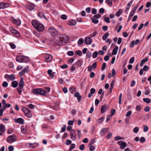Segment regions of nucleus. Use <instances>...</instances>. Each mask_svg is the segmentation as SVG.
<instances>
[{
    "label": "nucleus",
    "mask_w": 151,
    "mask_h": 151,
    "mask_svg": "<svg viewBox=\"0 0 151 151\" xmlns=\"http://www.w3.org/2000/svg\"><path fill=\"white\" fill-rule=\"evenodd\" d=\"M32 24L35 28L38 31H42L44 29L43 25L36 20H33L32 22Z\"/></svg>",
    "instance_id": "obj_1"
},
{
    "label": "nucleus",
    "mask_w": 151,
    "mask_h": 151,
    "mask_svg": "<svg viewBox=\"0 0 151 151\" xmlns=\"http://www.w3.org/2000/svg\"><path fill=\"white\" fill-rule=\"evenodd\" d=\"M32 92L34 95H45V92L44 90L41 88L34 89L32 90Z\"/></svg>",
    "instance_id": "obj_2"
},
{
    "label": "nucleus",
    "mask_w": 151,
    "mask_h": 151,
    "mask_svg": "<svg viewBox=\"0 0 151 151\" xmlns=\"http://www.w3.org/2000/svg\"><path fill=\"white\" fill-rule=\"evenodd\" d=\"M49 32L52 36H55L58 34V32L56 29L53 27H50L48 29Z\"/></svg>",
    "instance_id": "obj_3"
},
{
    "label": "nucleus",
    "mask_w": 151,
    "mask_h": 151,
    "mask_svg": "<svg viewBox=\"0 0 151 151\" xmlns=\"http://www.w3.org/2000/svg\"><path fill=\"white\" fill-rule=\"evenodd\" d=\"M22 109L25 115L27 117L30 118L32 116V114L30 110L26 108H23Z\"/></svg>",
    "instance_id": "obj_4"
},
{
    "label": "nucleus",
    "mask_w": 151,
    "mask_h": 151,
    "mask_svg": "<svg viewBox=\"0 0 151 151\" xmlns=\"http://www.w3.org/2000/svg\"><path fill=\"white\" fill-rule=\"evenodd\" d=\"M60 38V40H62L65 44L69 40V37L66 34L61 35Z\"/></svg>",
    "instance_id": "obj_5"
},
{
    "label": "nucleus",
    "mask_w": 151,
    "mask_h": 151,
    "mask_svg": "<svg viewBox=\"0 0 151 151\" xmlns=\"http://www.w3.org/2000/svg\"><path fill=\"white\" fill-rule=\"evenodd\" d=\"M17 139V137L15 135H12L9 136L7 139L8 142L11 143L15 141Z\"/></svg>",
    "instance_id": "obj_6"
},
{
    "label": "nucleus",
    "mask_w": 151,
    "mask_h": 151,
    "mask_svg": "<svg viewBox=\"0 0 151 151\" xmlns=\"http://www.w3.org/2000/svg\"><path fill=\"white\" fill-rule=\"evenodd\" d=\"M11 106V104L8 103H6L3 106L2 108L1 109V116L2 115L3 113L4 110L6 108H9Z\"/></svg>",
    "instance_id": "obj_7"
},
{
    "label": "nucleus",
    "mask_w": 151,
    "mask_h": 151,
    "mask_svg": "<svg viewBox=\"0 0 151 151\" xmlns=\"http://www.w3.org/2000/svg\"><path fill=\"white\" fill-rule=\"evenodd\" d=\"M45 61L47 62H50L52 60V56L49 54H46L45 56Z\"/></svg>",
    "instance_id": "obj_8"
},
{
    "label": "nucleus",
    "mask_w": 151,
    "mask_h": 151,
    "mask_svg": "<svg viewBox=\"0 0 151 151\" xmlns=\"http://www.w3.org/2000/svg\"><path fill=\"white\" fill-rule=\"evenodd\" d=\"M117 143L120 146V148L122 149H124L127 146L126 143L122 141H119L117 142Z\"/></svg>",
    "instance_id": "obj_9"
},
{
    "label": "nucleus",
    "mask_w": 151,
    "mask_h": 151,
    "mask_svg": "<svg viewBox=\"0 0 151 151\" xmlns=\"http://www.w3.org/2000/svg\"><path fill=\"white\" fill-rule=\"evenodd\" d=\"M29 68V67L28 66H26L24 68L23 70L19 72V76L21 77L24 74V73L27 71Z\"/></svg>",
    "instance_id": "obj_10"
},
{
    "label": "nucleus",
    "mask_w": 151,
    "mask_h": 151,
    "mask_svg": "<svg viewBox=\"0 0 151 151\" xmlns=\"http://www.w3.org/2000/svg\"><path fill=\"white\" fill-rule=\"evenodd\" d=\"M138 5L135 6L133 10L132 11L128 19V21L130 20L131 18L134 15V13H135L136 10H137V8L138 7Z\"/></svg>",
    "instance_id": "obj_11"
},
{
    "label": "nucleus",
    "mask_w": 151,
    "mask_h": 151,
    "mask_svg": "<svg viewBox=\"0 0 151 151\" xmlns=\"http://www.w3.org/2000/svg\"><path fill=\"white\" fill-rule=\"evenodd\" d=\"M70 138L73 140H74L76 139V134L75 132L73 130H72L70 132Z\"/></svg>",
    "instance_id": "obj_12"
},
{
    "label": "nucleus",
    "mask_w": 151,
    "mask_h": 151,
    "mask_svg": "<svg viewBox=\"0 0 151 151\" xmlns=\"http://www.w3.org/2000/svg\"><path fill=\"white\" fill-rule=\"evenodd\" d=\"M92 40L90 37H86L85 39V43L86 44L90 45L92 42Z\"/></svg>",
    "instance_id": "obj_13"
},
{
    "label": "nucleus",
    "mask_w": 151,
    "mask_h": 151,
    "mask_svg": "<svg viewBox=\"0 0 151 151\" xmlns=\"http://www.w3.org/2000/svg\"><path fill=\"white\" fill-rule=\"evenodd\" d=\"M9 3H1V9H4L9 6Z\"/></svg>",
    "instance_id": "obj_14"
},
{
    "label": "nucleus",
    "mask_w": 151,
    "mask_h": 151,
    "mask_svg": "<svg viewBox=\"0 0 151 151\" xmlns=\"http://www.w3.org/2000/svg\"><path fill=\"white\" fill-rule=\"evenodd\" d=\"M10 30L12 33L16 35L17 36H19V32L16 30L14 29V28L12 27H10Z\"/></svg>",
    "instance_id": "obj_15"
},
{
    "label": "nucleus",
    "mask_w": 151,
    "mask_h": 151,
    "mask_svg": "<svg viewBox=\"0 0 151 151\" xmlns=\"http://www.w3.org/2000/svg\"><path fill=\"white\" fill-rule=\"evenodd\" d=\"M14 120L16 122L19 123L21 124H22L24 123V120L22 118H20L15 119Z\"/></svg>",
    "instance_id": "obj_16"
},
{
    "label": "nucleus",
    "mask_w": 151,
    "mask_h": 151,
    "mask_svg": "<svg viewBox=\"0 0 151 151\" xmlns=\"http://www.w3.org/2000/svg\"><path fill=\"white\" fill-rule=\"evenodd\" d=\"M109 130V128H104L102 129L101 132V135L103 136L106 133V132Z\"/></svg>",
    "instance_id": "obj_17"
},
{
    "label": "nucleus",
    "mask_w": 151,
    "mask_h": 151,
    "mask_svg": "<svg viewBox=\"0 0 151 151\" xmlns=\"http://www.w3.org/2000/svg\"><path fill=\"white\" fill-rule=\"evenodd\" d=\"M22 63L28 62L29 60V58L27 57L22 56Z\"/></svg>",
    "instance_id": "obj_18"
},
{
    "label": "nucleus",
    "mask_w": 151,
    "mask_h": 151,
    "mask_svg": "<svg viewBox=\"0 0 151 151\" xmlns=\"http://www.w3.org/2000/svg\"><path fill=\"white\" fill-rule=\"evenodd\" d=\"M12 21L14 24L17 25H20L21 24V22L20 20L15 19L14 18L12 19Z\"/></svg>",
    "instance_id": "obj_19"
},
{
    "label": "nucleus",
    "mask_w": 151,
    "mask_h": 151,
    "mask_svg": "<svg viewBox=\"0 0 151 151\" xmlns=\"http://www.w3.org/2000/svg\"><path fill=\"white\" fill-rule=\"evenodd\" d=\"M107 108L106 105H103L101 108V112L102 113H104L106 112Z\"/></svg>",
    "instance_id": "obj_20"
},
{
    "label": "nucleus",
    "mask_w": 151,
    "mask_h": 151,
    "mask_svg": "<svg viewBox=\"0 0 151 151\" xmlns=\"http://www.w3.org/2000/svg\"><path fill=\"white\" fill-rule=\"evenodd\" d=\"M5 127L2 124H1V135L5 131Z\"/></svg>",
    "instance_id": "obj_21"
},
{
    "label": "nucleus",
    "mask_w": 151,
    "mask_h": 151,
    "mask_svg": "<svg viewBox=\"0 0 151 151\" xmlns=\"http://www.w3.org/2000/svg\"><path fill=\"white\" fill-rule=\"evenodd\" d=\"M76 22L75 20H71L68 22V24L69 25L73 26L76 24Z\"/></svg>",
    "instance_id": "obj_22"
},
{
    "label": "nucleus",
    "mask_w": 151,
    "mask_h": 151,
    "mask_svg": "<svg viewBox=\"0 0 151 151\" xmlns=\"http://www.w3.org/2000/svg\"><path fill=\"white\" fill-rule=\"evenodd\" d=\"M56 43L57 45L59 46H62L65 44L64 42H63L62 40H60V38L59 40H58Z\"/></svg>",
    "instance_id": "obj_23"
},
{
    "label": "nucleus",
    "mask_w": 151,
    "mask_h": 151,
    "mask_svg": "<svg viewBox=\"0 0 151 151\" xmlns=\"http://www.w3.org/2000/svg\"><path fill=\"white\" fill-rule=\"evenodd\" d=\"M48 74L50 76V77L51 78H53L54 76V74L55 72H52V70H49L47 71Z\"/></svg>",
    "instance_id": "obj_24"
},
{
    "label": "nucleus",
    "mask_w": 151,
    "mask_h": 151,
    "mask_svg": "<svg viewBox=\"0 0 151 151\" xmlns=\"http://www.w3.org/2000/svg\"><path fill=\"white\" fill-rule=\"evenodd\" d=\"M27 8L29 10H32L35 8L34 5L32 4H29L28 5Z\"/></svg>",
    "instance_id": "obj_25"
},
{
    "label": "nucleus",
    "mask_w": 151,
    "mask_h": 151,
    "mask_svg": "<svg viewBox=\"0 0 151 151\" xmlns=\"http://www.w3.org/2000/svg\"><path fill=\"white\" fill-rule=\"evenodd\" d=\"M22 56H17L16 58V60L18 62L22 63Z\"/></svg>",
    "instance_id": "obj_26"
},
{
    "label": "nucleus",
    "mask_w": 151,
    "mask_h": 151,
    "mask_svg": "<svg viewBox=\"0 0 151 151\" xmlns=\"http://www.w3.org/2000/svg\"><path fill=\"white\" fill-rule=\"evenodd\" d=\"M38 15L40 18H43L45 19L46 18L45 14L43 12H39L38 14Z\"/></svg>",
    "instance_id": "obj_27"
},
{
    "label": "nucleus",
    "mask_w": 151,
    "mask_h": 151,
    "mask_svg": "<svg viewBox=\"0 0 151 151\" xmlns=\"http://www.w3.org/2000/svg\"><path fill=\"white\" fill-rule=\"evenodd\" d=\"M118 49V47H116L113 50L112 54L113 55H115L116 54L117 52Z\"/></svg>",
    "instance_id": "obj_28"
},
{
    "label": "nucleus",
    "mask_w": 151,
    "mask_h": 151,
    "mask_svg": "<svg viewBox=\"0 0 151 151\" xmlns=\"http://www.w3.org/2000/svg\"><path fill=\"white\" fill-rule=\"evenodd\" d=\"M18 83L16 81H14L12 82V85L14 88L17 87L18 85Z\"/></svg>",
    "instance_id": "obj_29"
},
{
    "label": "nucleus",
    "mask_w": 151,
    "mask_h": 151,
    "mask_svg": "<svg viewBox=\"0 0 151 151\" xmlns=\"http://www.w3.org/2000/svg\"><path fill=\"white\" fill-rule=\"evenodd\" d=\"M24 86V80L23 78H22L19 81V86L20 87H23Z\"/></svg>",
    "instance_id": "obj_30"
},
{
    "label": "nucleus",
    "mask_w": 151,
    "mask_h": 151,
    "mask_svg": "<svg viewBox=\"0 0 151 151\" xmlns=\"http://www.w3.org/2000/svg\"><path fill=\"white\" fill-rule=\"evenodd\" d=\"M82 64V62L81 60H78L75 63L74 65H76L78 66H81Z\"/></svg>",
    "instance_id": "obj_31"
},
{
    "label": "nucleus",
    "mask_w": 151,
    "mask_h": 151,
    "mask_svg": "<svg viewBox=\"0 0 151 151\" xmlns=\"http://www.w3.org/2000/svg\"><path fill=\"white\" fill-rule=\"evenodd\" d=\"M132 3V1H130L129 3L127 4V7L125 10V12H126V11H127L129 9V7L131 5Z\"/></svg>",
    "instance_id": "obj_32"
},
{
    "label": "nucleus",
    "mask_w": 151,
    "mask_h": 151,
    "mask_svg": "<svg viewBox=\"0 0 151 151\" xmlns=\"http://www.w3.org/2000/svg\"><path fill=\"white\" fill-rule=\"evenodd\" d=\"M147 60L148 59L147 58H145L142 60L141 62L140 65L141 66H142L143 65V64L145 62H147Z\"/></svg>",
    "instance_id": "obj_33"
},
{
    "label": "nucleus",
    "mask_w": 151,
    "mask_h": 151,
    "mask_svg": "<svg viewBox=\"0 0 151 151\" xmlns=\"http://www.w3.org/2000/svg\"><path fill=\"white\" fill-rule=\"evenodd\" d=\"M21 132H22V133L24 134H26L27 132L26 131V129L24 126H22L21 127Z\"/></svg>",
    "instance_id": "obj_34"
},
{
    "label": "nucleus",
    "mask_w": 151,
    "mask_h": 151,
    "mask_svg": "<svg viewBox=\"0 0 151 151\" xmlns=\"http://www.w3.org/2000/svg\"><path fill=\"white\" fill-rule=\"evenodd\" d=\"M15 77L14 74H12L9 75V78L10 80L13 81L15 79Z\"/></svg>",
    "instance_id": "obj_35"
},
{
    "label": "nucleus",
    "mask_w": 151,
    "mask_h": 151,
    "mask_svg": "<svg viewBox=\"0 0 151 151\" xmlns=\"http://www.w3.org/2000/svg\"><path fill=\"white\" fill-rule=\"evenodd\" d=\"M109 35V34L107 32L105 33L104 35L102 37V39L104 40H106Z\"/></svg>",
    "instance_id": "obj_36"
},
{
    "label": "nucleus",
    "mask_w": 151,
    "mask_h": 151,
    "mask_svg": "<svg viewBox=\"0 0 151 151\" xmlns=\"http://www.w3.org/2000/svg\"><path fill=\"white\" fill-rule=\"evenodd\" d=\"M122 12V10L121 9H119L116 13V15L117 16L119 17L120 15Z\"/></svg>",
    "instance_id": "obj_37"
},
{
    "label": "nucleus",
    "mask_w": 151,
    "mask_h": 151,
    "mask_svg": "<svg viewBox=\"0 0 151 151\" xmlns=\"http://www.w3.org/2000/svg\"><path fill=\"white\" fill-rule=\"evenodd\" d=\"M91 19L92 20V22L95 24H97L99 23V21L98 20L96 19H93V18H91Z\"/></svg>",
    "instance_id": "obj_38"
},
{
    "label": "nucleus",
    "mask_w": 151,
    "mask_h": 151,
    "mask_svg": "<svg viewBox=\"0 0 151 151\" xmlns=\"http://www.w3.org/2000/svg\"><path fill=\"white\" fill-rule=\"evenodd\" d=\"M101 17V15L100 14H95L93 17H92V18H93V19H99V18Z\"/></svg>",
    "instance_id": "obj_39"
},
{
    "label": "nucleus",
    "mask_w": 151,
    "mask_h": 151,
    "mask_svg": "<svg viewBox=\"0 0 151 151\" xmlns=\"http://www.w3.org/2000/svg\"><path fill=\"white\" fill-rule=\"evenodd\" d=\"M104 119V117H101L98 119L97 120V122L99 123H100L102 122L103 121Z\"/></svg>",
    "instance_id": "obj_40"
},
{
    "label": "nucleus",
    "mask_w": 151,
    "mask_h": 151,
    "mask_svg": "<svg viewBox=\"0 0 151 151\" xmlns=\"http://www.w3.org/2000/svg\"><path fill=\"white\" fill-rule=\"evenodd\" d=\"M143 101L144 102L147 103H149L150 101V100L147 98H145L143 99Z\"/></svg>",
    "instance_id": "obj_41"
},
{
    "label": "nucleus",
    "mask_w": 151,
    "mask_h": 151,
    "mask_svg": "<svg viewBox=\"0 0 151 151\" xmlns=\"http://www.w3.org/2000/svg\"><path fill=\"white\" fill-rule=\"evenodd\" d=\"M84 42V40L83 39L80 38V39L78 42V43L79 45H81Z\"/></svg>",
    "instance_id": "obj_42"
},
{
    "label": "nucleus",
    "mask_w": 151,
    "mask_h": 151,
    "mask_svg": "<svg viewBox=\"0 0 151 151\" xmlns=\"http://www.w3.org/2000/svg\"><path fill=\"white\" fill-rule=\"evenodd\" d=\"M23 88V87H20L19 86L17 88V89L18 91V92H19V94H21L22 89Z\"/></svg>",
    "instance_id": "obj_43"
},
{
    "label": "nucleus",
    "mask_w": 151,
    "mask_h": 151,
    "mask_svg": "<svg viewBox=\"0 0 151 151\" xmlns=\"http://www.w3.org/2000/svg\"><path fill=\"white\" fill-rule=\"evenodd\" d=\"M143 131L145 132H147L148 130V127L147 125H144L143 127Z\"/></svg>",
    "instance_id": "obj_44"
},
{
    "label": "nucleus",
    "mask_w": 151,
    "mask_h": 151,
    "mask_svg": "<svg viewBox=\"0 0 151 151\" xmlns=\"http://www.w3.org/2000/svg\"><path fill=\"white\" fill-rule=\"evenodd\" d=\"M106 2L109 6H111L112 4V0H106Z\"/></svg>",
    "instance_id": "obj_45"
},
{
    "label": "nucleus",
    "mask_w": 151,
    "mask_h": 151,
    "mask_svg": "<svg viewBox=\"0 0 151 151\" xmlns=\"http://www.w3.org/2000/svg\"><path fill=\"white\" fill-rule=\"evenodd\" d=\"M104 18L105 22L107 23H109L110 22V20L109 17H104Z\"/></svg>",
    "instance_id": "obj_46"
},
{
    "label": "nucleus",
    "mask_w": 151,
    "mask_h": 151,
    "mask_svg": "<svg viewBox=\"0 0 151 151\" xmlns=\"http://www.w3.org/2000/svg\"><path fill=\"white\" fill-rule=\"evenodd\" d=\"M123 139V138L120 137L119 136H117L114 137V140L115 141H117L119 139Z\"/></svg>",
    "instance_id": "obj_47"
},
{
    "label": "nucleus",
    "mask_w": 151,
    "mask_h": 151,
    "mask_svg": "<svg viewBox=\"0 0 151 151\" xmlns=\"http://www.w3.org/2000/svg\"><path fill=\"white\" fill-rule=\"evenodd\" d=\"M91 53L89 51H88L86 53V57L87 58H91Z\"/></svg>",
    "instance_id": "obj_48"
},
{
    "label": "nucleus",
    "mask_w": 151,
    "mask_h": 151,
    "mask_svg": "<svg viewBox=\"0 0 151 151\" xmlns=\"http://www.w3.org/2000/svg\"><path fill=\"white\" fill-rule=\"evenodd\" d=\"M2 86L4 87H6L8 86V83L6 81H4L2 83Z\"/></svg>",
    "instance_id": "obj_49"
},
{
    "label": "nucleus",
    "mask_w": 151,
    "mask_h": 151,
    "mask_svg": "<svg viewBox=\"0 0 151 151\" xmlns=\"http://www.w3.org/2000/svg\"><path fill=\"white\" fill-rule=\"evenodd\" d=\"M139 130V128L138 127H135L133 129V132L135 133H137Z\"/></svg>",
    "instance_id": "obj_50"
},
{
    "label": "nucleus",
    "mask_w": 151,
    "mask_h": 151,
    "mask_svg": "<svg viewBox=\"0 0 151 151\" xmlns=\"http://www.w3.org/2000/svg\"><path fill=\"white\" fill-rule=\"evenodd\" d=\"M98 53L97 52H94L93 54L92 57L94 58H96L98 56Z\"/></svg>",
    "instance_id": "obj_51"
},
{
    "label": "nucleus",
    "mask_w": 151,
    "mask_h": 151,
    "mask_svg": "<svg viewBox=\"0 0 151 151\" xmlns=\"http://www.w3.org/2000/svg\"><path fill=\"white\" fill-rule=\"evenodd\" d=\"M142 69L144 71H147L149 69V67L147 65H145L144 66Z\"/></svg>",
    "instance_id": "obj_52"
},
{
    "label": "nucleus",
    "mask_w": 151,
    "mask_h": 151,
    "mask_svg": "<svg viewBox=\"0 0 151 151\" xmlns=\"http://www.w3.org/2000/svg\"><path fill=\"white\" fill-rule=\"evenodd\" d=\"M9 45L10 46L11 48L12 49H14L16 47V45L12 43H9Z\"/></svg>",
    "instance_id": "obj_53"
},
{
    "label": "nucleus",
    "mask_w": 151,
    "mask_h": 151,
    "mask_svg": "<svg viewBox=\"0 0 151 151\" xmlns=\"http://www.w3.org/2000/svg\"><path fill=\"white\" fill-rule=\"evenodd\" d=\"M66 129V125H63L62 127L60 132H64Z\"/></svg>",
    "instance_id": "obj_54"
},
{
    "label": "nucleus",
    "mask_w": 151,
    "mask_h": 151,
    "mask_svg": "<svg viewBox=\"0 0 151 151\" xmlns=\"http://www.w3.org/2000/svg\"><path fill=\"white\" fill-rule=\"evenodd\" d=\"M134 57H132L129 61V63L130 64H132L133 63L134 61Z\"/></svg>",
    "instance_id": "obj_55"
},
{
    "label": "nucleus",
    "mask_w": 151,
    "mask_h": 151,
    "mask_svg": "<svg viewBox=\"0 0 151 151\" xmlns=\"http://www.w3.org/2000/svg\"><path fill=\"white\" fill-rule=\"evenodd\" d=\"M112 135V133L109 132L106 135V137L107 139H109L111 137Z\"/></svg>",
    "instance_id": "obj_56"
},
{
    "label": "nucleus",
    "mask_w": 151,
    "mask_h": 151,
    "mask_svg": "<svg viewBox=\"0 0 151 151\" xmlns=\"http://www.w3.org/2000/svg\"><path fill=\"white\" fill-rule=\"evenodd\" d=\"M13 130L11 128H9L7 130V132L8 134H11L13 132Z\"/></svg>",
    "instance_id": "obj_57"
},
{
    "label": "nucleus",
    "mask_w": 151,
    "mask_h": 151,
    "mask_svg": "<svg viewBox=\"0 0 151 151\" xmlns=\"http://www.w3.org/2000/svg\"><path fill=\"white\" fill-rule=\"evenodd\" d=\"M72 141L68 139L66 141L65 143L67 145H69L71 144Z\"/></svg>",
    "instance_id": "obj_58"
},
{
    "label": "nucleus",
    "mask_w": 151,
    "mask_h": 151,
    "mask_svg": "<svg viewBox=\"0 0 151 151\" xmlns=\"http://www.w3.org/2000/svg\"><path fill=\"white\" fill-rule=\"evenodd\" d=\"M45 92V94L46 93H48L50 91V88L49 87H46L45 88V90H44Z\"/></svg>",
    "instance_id": "obj_59"
},
{
    "label": "nucleus",
    "mask_w": 151,
    "mask_h": 151,
    "mask_svg": "<svg viewBox=\"0 0 151 151\" xmlns=\"http://www.w3.org/2000/svg\"><path fill=\"white\" fill-rule=\"evenodd\" d=\"M76 88H70L69 91L70 92L72 93H73L75 91Z\"/></svg>",
    "instance_id": "obj_60"
},
{
    "label": "nucleus",
    "mask_w": 151,
    "mask_h": 151,
    "mask_svg": "<svg viewBox=\"0 0 151 151\" xmlns=\"http://www.w3.org/2000/svg\"><path fill=\"white\" fill-rule=\"evenodd\" d=\"M90 147L89 148V150L91 151H94L95 149V147L93 146H92V145H90Z\"/></svg>",
    "instance_id": "obj_61"
},
{
    "label": "nucleus",
    "mask_w": 151,
    "mask_h": 151,
    "mask_svg": "<svg viewBox=\"0 0 151 151\" xmlns=\"http://www.w3.org/2000/svg\"><path fill=\"white\" fill-rule=\"evenodd\" d=\"M68 55L69 56H72L74 55V52L73 51H69L68 52Z\"/></svg>",
    "instance_id": "obj_62"
},
{
    "label": "nucleus",
    "mask_w": 151,
    "mask_h": 151,
    "mask_svg": "<svg viewBox=\"0 0 151 151\" xmlns=\"http://www.w3.org/2000/svg\"><path fill=\"white\" fill-rule=\"evenodd\" d=\"M140 141L142 142H144L145 141V139L144 137H141L139 140Z\"/></svg>",
    "instance_id": "obj_63"
},
{
    "label": "nucleus",
    "mask_w": 151,
    "mask_h": 151,
    "mask_svg": "<svg viewBox=\"0 0 151 151\" xmlns=\"http://www.w3.org/2000/svg\"><path fill=\"white\" fill-rule=\"evenodd\" d=\"M9 151H12L14 150V148L12 146H10L8 147Z\"/></svg>",
    "instance_id": "obj_64"
}]
</instances>
